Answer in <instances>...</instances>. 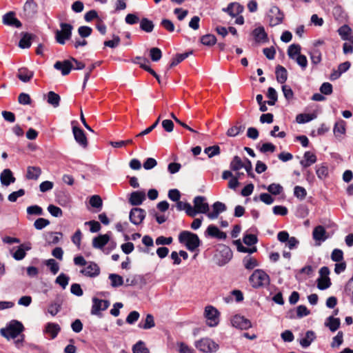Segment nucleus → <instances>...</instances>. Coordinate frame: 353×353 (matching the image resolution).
<instances>
[{
    "label": "nucleus",
    "mask_w": 353,
    "mask_h": 353,
    "mask_svg": "<svg viewBox=\"0 0 353 353\" xmlns=\"http://www.w3.org/2000/svg\"><path fill=\"white\" fill-rule=\"evenodd\" d=\"M179 241L184 244L190 252L195 251L201 244V241L197 234L186 230L179 234Z\"/></svg>",
    "instance_id": "1"
},
{
    "label": "nucleus",
    "mask_w": 353,
    "mask_h": 353,
    "mask_svg": "<svg viewBox=\"0 0 353 353\" xmlns=\"http://www.w3.org/2000/svg\"><path fill=\"white\" fill-rule=\"evenodd\" d=\"M89 203L93 208L101 210L103 205L101 198L98 195H93L90 198Z\"/></svg>",
    "instance_id": "52"
},
{
    "label": "nucleus",
    "mask_w": 353,
    "mask_h": 353,
    "mask_svg": "<svg viewBox=\"0 0 353 353\" xmlns=\"http://www.w3.org/2000/svg\"><path fill=\"white\" fill-rule=\"evenodd\" d=\"M44 263L46 266H48L50 268V272L53 274H57V272L59 270V266L58 263L54 259H48V260L45 261Z\"/></svg>",
    "instance_id": "48"
},
{
    "label": "nucleus",
    "mask_w": 353,
    "mask_h": 353,
    "mask_svg": "<svg viewBox=\"0 0 353 353\" xmlns=\"http://www.w3.org/2000/svg\"><path fill=\"white\" fill-rule=\"evenodd\" d=\"M245 129V125L242 124L241 121H236L234 125L232 126L228 130L226 134L228 137H234L240 133L243 132Z\"/></svg>",
    "instance_id": "27"
},
{
    "label": "nucleus",
    "mask_w": 353,
    "mask_h": 353,
    "mask_svg": "<svg viewBox=\"0 0 353 353\" xmlns=\"http://www.w3.org/2000/svg\"><path fill=\"white\" fill-rule=\"evenodd\" d=\"M194 346L203 353L216 352L219 348V345L210 338H203L196 341Z\"/></svg>",
    "instance_id": "4"
},
{
    "label": "nucleus",
    "mask_w": 353,
    "mask_h": 353,
    "mask_svg": "<svg viewBox=\"0 0 353 353\" xmlns=\"http://www.w3.org/2000/svg\"><path fill=\"white\" fill-rule=\"evenodd\" d=\"M110 241V236L108 234H100L92 239V246L94 248L102 249Z\"/></svg>",
    "instance_id": "25"
},
{
    "label": "nucleus",
    "mask_w": 353,
    "mask_h": 353,
    "mask_svg": "<svg viewBox=\"0 0 353 353\" xmlns=\"http://www.w3.org/2000/svg\"><path fill=\"white\" fill-rule=\"evenodd\" d=\"M201 42L208 46H213L216 42V39L214 34H205L201 37Z\"/></svg>",
    "instance_id": "47"
},
{
    "label": "nucleus",
    "mask_w": 353,
    "mask_h": 353,
    "mask_svg": "<svg viewBox=\"0 0 353 353\" xmlns=\"http://www.w3.org/2000/svg\"><path fill=\"white\" fill-rule=\"evenodd\" d=\"M21 35V38L19 42V47L22 49L29 48L31 46L32 39H33L34 35L24 32H22Z\"/></svg>",
    "instance_id": "28"
},
{
    "label": "nucleus",
    "mask_w": 353,
    "mask_h": 353,
    "mask_svg": "<svg viewBox=\"0 0 353 353\" xmlns=\"http://www.w3.org/2000/svg\"><path fill=\"white\" fill-rule=\"evenodd\" d=\"M145 199V193L143 191H135L130 194L129 203L132 205H139Z\"/></svg>",
    "instance_id": "22"
},
{
    "label": "nucleus",
    "mask_w": 353,
    "mask_h": 353,
    "mask_svg": "<svg viewBox=\"0 0 353 353\" xmlns=\"http://www.w3.org/2000/svg\"><path fill=\"white\" fill-rule=\"evenodd\" d=\"M61 308V300L57 299L54 302L50 304L48 312L52 315L55 316Z\"/></svg>",
    "instance_id": "38"
},
{
    "label": "nucleus",
    "mask_w": 353,
    "mask_h": 353,
    "mask_svg": "<svg viewBox=\"0 0 353 353\" xmlns=\"http://www.w3.org/2000/svg\"><path fill=\"white\" fill-rule=\"evenodd\" d=\"M138 326L144 330H149L154 327L155 323L153 316L150 314H147L144 323H139Z\"/></svg>",
    "instance_id": "40"
},
{
    "label": "nucleus",
    "mask_w": 353,
    "mask_h": 353,
    "mask_svg": "<svg viewBox=\"0 0 353 353\" xmlns=\"http://www.w3.org/2000/svg\"><path fill=\"white\" fill-rule=\"evenodd\" d=\"M150 57L152 61H159L162 57L161 50L158 48H152L150 50Z\"/></svg>",
    "instance_id": "56"
},
{
    "label": "nucleus",
    "mask_w": 353,
    "mask_h": 353,
    "mask_svg": "<svg viewBox=\"0 0 353 353\" xmlns=\"http://www.w3.org/2000/svg\"><path fill=\"white\" fill-rule=\"evenodd\" d=\"M243 263L247 270H252L259 265L258 261L254 258L250 256L244 257Z\"/></svg>",
    "instance_id": "41"
},
{
    "label": "nucleus",
    "mask_w": 353,
    "mask_h": 353,
    "mask_svg": "<svg viewBox=\"0 0 353 353\" xmlns=\"http://www.w3.org/2000/svg\"><path fill=\"white\" fill-rule=\"evenodd\" d=\"M249 281L254 288L268 286L270 279L269 275L263 270H255L249 278Z\"/></svg>",
    "instance_id": "3"
},
{
    "label": "nucleus",
    "mask_w": 353,
    "mask_h": 353,
    "mask_svg": "<svg viewBox=\"0 0 353 353\" xmlns=\"http://www.w3.org/2000/svg\"><path fill=\"white\" fill-rule=\"evenodd\" d=\"M41 174V170L39 167L29 166L27 168L26 177L28 179L37 180Z\"/></svg>",
    "instance_id": "35"
},
{
    "label": "nucleus",
    "mask_w": 353,
    "mask_h": 353,
    "mask_svg": "<svg viewBox=\"0 0 353 353\" xmlns=\"http://www.w3.org/2000/svg\"><path fill=\"white\" fill-rule=\"evenodd\" d=\"M50 224V221L44 218L37 219L34 223V226L37 230H42Z\"/></svg>",
    "instance_id": "61"
},
{
    "label": "nucleus",
    "mask_w": 353,
    "mask_h": 353,
    "mask_svg": "<svg viewBox=\"0 0 353 353\" xmlns=\"http://www.w3.org/2000/svg\"><path fill=\"white\" fill-rule=\"evenodd\" d=\"M315 118L314 114H299L296 116V120L299 123H307Z\"/></svg>",
    "instance_id": "57"
},
{
    "label": "nucleus",
    "mask_w": 353,
    "mask_h": 353,
    "mask_svg": "<svg viewBox=\"0 0 353 353\" xmlns=\"http://www.w3.org/2000/svg\"><path fill=\"white\" fill-rule=\"evenodd\" d=\"M54 68L61 72L62 75H68L73 68L72 63L69 59L64 60L62 61H58L54 65Z\"/></svg>",
    "instance_id": "17"
},
{
    "label": "nucleus",
    "mask_w": 353,
    "mask_h": 353,
    "mask_svg": "<svg viewBox=\"0 0 353 353\" xmlns=\"http://www.w3.org/2000/svg\"><path fill=\"white\" fill-rule=\"evenodd\" d=\"M62 236L61 232H48L45 234V240L48 244H57Z\"/></svg>",
    "instance_id": "34"
},
{
    "label": "nucleus",
    "mask_w": 353,
    "mask_h": 353,
    "mask_svg": "<svg viewBox=\"0 0 353 353\" xmlns=\"http://www.w3.org/2000/svg\"><path fill=\"white\" fill-rule=\"evenodd\" d=\"M276 80L279 83H284L288 79V71L282 65H277L275 70Z\"/></svg>",
    "instance_id": "31"
},
{
    "label": "nucleus",
    "mask_w": 353,
    "mask_h": 353,
    "mask_svg": "<svg viewBox=\"0 0 353 353\" xmlns=\"http://www.w3.org/2000/svg\"><path fill=\"white\" fill-rule=\"evenodd\" d=\"M301 54V46L299 44H292L288 47V55L290 59L294 60Z\"/></svg>",
    "instance_id": "39"
},
{
    "label": "nucleus",
    "mask_w": 353,
    "mask_h": 353,
    "mask_svg": "<svg viewBox=\"0 0 353 353\" xmlns=\"http://www.w3.org/2000/svg\"><path fill=\"white\" fill-rule=\"evenodd\" d=\"M326 231L322 225L316 226L312 232V236L314 240L319 241H324L327 239L325 236Z\"/></svg>",
    "instance_id": "33"
},
{
    "label": "nucleus",
    "mask_w": 353,
    "mask_h": 353,
    "mask_svg": "<svg viewBox=\"0 0 353 353\" xmlns=\"http://www.w3.org/2000/svg\"><path fill=\"white\" fill-rule=\"evenodd\" d=\"M60 96L53 91H50L47 94V102L54 108L59 106Z\"/></svg>",
    "instance_id": "36"
},
{
    "label": "nucleus",
    "mask_w": 353,
    "mask_h": 353,
    "mask_svg": "<svg viewBox=\"0 0 353 353\" xmlns=\"http://www.w3.org/2000/svg\"><path fill=\"white\" fill-rule=\"evenodd\" d=\"M340 319L339 318H334L333 316L327 317L325 322V325L332 332L336 331L340 327Z\"/></svg>",
    "instance_id": "32"
},
{
    "label": "nucleus",
    "mask_w": 353,
    "mask_h": 353,
    "mask_svg": "<svg viewBox=\"0 0 353 353\" xmlns=\"http://www.w3.org/2000/svg\"><path fill=\"white\" fill-rule=\"evenodd\" d=\"M331 259L333 261L341 262L343 259V252L340 249H334L331 254Z\"/></svg>",
    "instance_id": "63"
},
{
    "label": "nucleus",
    "mask_w": 353,
    "mask_h": 353,
    "mask_svg": "<svg viewBox=\"0 0 353 353\" xmlns=\"http://www.w3.org/2000/svg\"><path fill=\"white\" fill-rule=\"evenodd\" d=\"M120 41H121L120 37L118 35L113 34L112 39L108 40V41H105L103 44L106 47L114 48H117L119 45Z\"/></svg>",
    "instance_id": "54"
},
{
    "label": "nucleus",
    "mask_w": 353,
    "mask_h": 353,
    "mask_svg": "<svg viewBox=\"0 0 353 353\" xmlns=\"http://www.w3.org/2000/svg\"><path fill=\"white\" fill-rule=\"evenodd\" d=\"M352 30L347 25H343L339 28L338 32L343 40H347L348 36L350 34Z\"/></svg>",
    "instance_id": "55"
},
{
    "label": "nucleus",
    "mask_w": 353,
    "mask_h": 353,
    "mask_svg": "<svg viewBox=\"0 0 353 353\" xmlns=\"http://www.w3.org/2000/svg\"><path fill=\"white\" fill-rule=\"evenodd\" d=\"M294 194L296 198L303 200L305 198L307 192L304 188L296 185L294 189Z\"/></svg>",
    "instance_id": "59"
},
{
    "label": "nucleus",
    "mask_w": 353,
    "mask_h": 353,
    "mask_svg": "<svg viewBox=\"0 0 353 353\" xmlns=\"http://www.w3.org/2000/svg\"><path fill=\"white\" fill-rule=\"evenodd\" d=\"M70 277L64 273H61L56 279L55 283L59 284L63 289H65L68 285Z\"/></svg>",
    "instance_id": "46"
},
{
    "label": "nucleus",
    "mask_w": 353,
    "mask_h": 353,
    "mask_svg": "<svg viewBox=\"0 0 353 353\" xmlns=\"http://www.w3.org/2000/svg\"><path fill=\"white\" fill-rule=\"evenodd\" d=\"M23 324L17 320H12L5 328L0 330L1 334L7 339H15L23 332Z\"/></svg>",
    "instance_id": "2"
},
{
    "label": "nucleus",
    "mask_w": 353,
    "mask_h": 353,
    "mask_svg": "<svg viewBox=\"0 0 353 353\" xmlns=\"http://www.w3.org/2000/svg\"><path fill=\"white\" fill-rule=\"evenodd\" d=\"M109 306L110 302L108 301L94 297L92 298L91 314L92 315H99L101 311L105 310Z\"/></svg>",
    "instance_id": "9"
},
{
    "label": "nucleus",
    "mask_w": 353,
    "mask_h": 353,
    "mask_svg": "<svg viewBox=\"0 0 353 353\" xmlns=\"http://www.w3.org/2000/svg\"><path fill=\"white\" fill-rule=\"evenodd\" d=\"M316 336L314 331L308 330L305 335L299 339V344L303 348L308 347L316 339Z\"/></svg>",
    "instance_id": "21"
},
{
    "label": "nucleus",
    "mask_w": 353,
    "mask_h": 353,
    "mask_svg": "<svg viewBox=\"0 0 353 353\" xmlns=\"http://www.w3.org/2000/svg\"><path fill=\"white\" fill-rule=\"evenodd\" d=\"M270 13L273 15H270V25L271 26H275L282 23L283 19V14L281 12L279 8L276 6H273L270 10Z\"/></svg>",
    "instance_id": "12"
},
{
    "label": "nucleus",
    "mask_w": 353,
    "mask_h": 353,
    "mask_svg": "<svg viewBox=\"0 0 353 353\" xmlns=\"http://www.w3.org/2000/svg\"><path fill=\"white\" fill-rule=\"evenodd\" d=\"M146 216L145 210L139 208H132L129 214V219L130 222L135 225H140Z\"/></svg>",
    "instance_id": "8"
},
{
    "label": "nucleus",
    "mask_w": 353,
    "mask_h": 353,
    "mask_svg": "<svg viewBox=\"0 0 353 353\" xmlns=\"http://www.w3.org/2000/svg\"><path fill=\"white\" fill-rule=\"evenodd\" d=\"M331 285L329 277H319L317 279V287L319 290H324Z\"/></svg>",
    "instance_id": "49"
},
{
    "label": "nucleus",
    "mask_w": 353,
    "mask_h": 353,
    "mask_svg": "<svg viewBox=\"0 0 353 353\" xmlns=\"http://www.w3.org/2000/svg\"><path fill=\"white\" fill-rule=\"evenodd\" d=\"M219 311L213 306L208 305L205 308V316L207 319V324L210 327H214L219 323Z\"/></svg>",
    "instance_id": "7"
},
{
    "label": "nucleus",
    "mask_w": 353,
    "mask_h": 353,
    "mask_svg": "<svg viewBox=\"0 0 353 353\" xmlns=\"http://www.w3.org/2000/svg\"><path fill=\"white\" fill-rule=\"evenodd\" d=\"M232 257V252L231 249L225 245H219L216 254V258L217 260V265L219 266H223L227 264Z\"/></svg>",
    "instance_id": "6"
},
{
    "label": "nucleus",
    "mask_w": 353,
    "mask_h": 353,
    "mask_svg": "<svg viewBox=\"0 0 353 353\" xmlns=\"http://www.w3.org/2000/svg\"><path fill=\"white\" fill-rule=\"evenodd\" d=\"M244 10L243 6L238 2H232L228 4L227 8H223L222 11L227 12L232 17H234L241 14Z\"/></svg>",
    "instance_id": "13"
},
{
    "label": "nucleus",
    "mask_w": 353,
    "mask_h": 353,
    "mask_svg": "<svg viewBox=\"0 0 353 353\" xmlns=\"http://www.w3.org/2000/svg\"><path fill=\"white\" fill-rule=\"evenodd\" d=\"M34 72L26 68L18 70L17 77L23 82H28L33 77Z\"/></svg>",
    "instance_id": "30"
},
{
    "label": "nucleus",
    "mask_w": 353,
    "mask_h": 353,
    "mask_svg": "<svg viewBox=\"0 0 353 353\" xmlns=\"http://www.w3.org/2000/svg\"><path fill=\"white\" fill-rule=\"evenodd\" d=\"M268 191L274 195L280 194L283 191V187L279 183H272L267 188Z\"/></svg>",
    "instance_id": "58"
},
{
    "label": "nucleus",
    "mask_w": 353,
    "mask_h": 353,
    "mask_svg": "<svg viewBox=\"0 0 353 353\" xmlns=\"http://www.w3.org/2000/svg\"><path fill=\"white\" fill-rule=\"evenodd\" d=\"M179 353H195L194 349L188 346L183 342H179L177 343Z\"/></svg>",
    "instance_id": "64"
},
{
    "label": "nucleus",
    "mask_w": 353,
    "mask_h": 353,
    "mask_svg": "<svg viewBox=\"0 0 353 353\" xmlns=\"http://www.w3.org/2000/svg\"><path fill=\"white\" fill-rule=\"evenodd\" d=\"M316 156L310 151L304 153L303 159L300 161L303 168H308L316 162Z\"/></svg>",
    "instance_id": "23"
},
{
    "label": "nucleus",
    "mask_w": 353,
    "mask_h": 353,
    "mask_svg": "<svg viewBox=\"0 0 353 353\" xmlns=\"http://www.w3.org/2000/svg\"><path fill=\"white\" fill-rule=\"evenodd\" d=\"M37 4L34 0H27L23 6V10L27 17H32L37 12Z\"/></svg>",
    "instance_id": "24"
},
{
    "label": "nucleus",
    "mask_w": 353,
    "mask_h": 353,
    "mask_svg": "<svg viewBox=\"0 0 353 353\" xmlns=\"http://www.w3.org/2000/svg\"><path fill=\"white\" fill-rule=\"evenodd\" d=\"M61 327L59 324L56 323H48L45 326L44 332L50 335L51 339H54L57 337Z\"/></svg>",
    "instance_id": "29"
},
{
    "label": "nucleus",
    "mask_w": 353,
    "mask_h": 353,
    "mask_svg": "<svg viewBox=\"0 0 353 353\" xmlns=\"http://www.w3.org/2000/svg\"><path fill=\"white\" fill-rule=\"evenodd\" d=\"M1 183L3 185L8 186L15 181L12 172L10 169H5L0 175Z\"/></svg>",
    "instance_id": "26"
},
{
    "label": "nucleus",
    "mask_w": 353,
    "mask_h": 353,
    "mask_svg": "<svg viewBox=\"0 0 353 353\" xmlns=\"http://www.w3.org/2000/svg\"><path fill=\"white\" fill-rule=\"evenodd\" d=\"M212 212H208L207 214V216L210 219H216L220 213L223 212L227 210V208L223 203L220 201H216L212 205Z\"/></svg>",
    "instance_id": "19"
},
{
    "label": "nucleus",
    "mask_w": 353,
    "mask_h": 353,
    "mask_svg": "<svg viewBox=\"0 0 353 353\" xmlns=\"http://www.w3.org/2000/svg\"><path fill=\"white\" fill-rule=\"evenodd\" d=\"M48 211L54 217H61L63 214L62 210L60 208L52 204L48 205Z\"/></svg>",
    "instance_id": "60"
},
{
    "label": "nucleus",
    "mask_w": 353,
    "mask_h": 353,
    "mask_svg": "<svg viewBox=\"0 0 353 353\" xmlns=\"http://www.w3.org/2000/svg\"><path fill=\"white\" fill-rule=\"evenodd\" d=\"M205 236H209L218 239H225L227 234L225 232L221 231L216 226L210 225L205 232Z\"/></svg>",
    "instance_id": "18"
},
{
    "label": "nucleus",
    "mask_w": 353,
    "mask_h": 353,
    "mask_svg": "<svg viewBox=\"0 0 353 353\" xmlns=\"http://www.w3.org/2000/svg\"><path fill=\"white\" fill-rule=\"evenodd\" d=\"M110 280V285L112 288H118L123 284V279L117 274H110L108 276Z\"/></svg>",
    "instance_id": "37"
},
{
    "label": "nucleus",
    "mask_w": 353,
    "mask_h": 353,
    "mask_svg": "<svg viewBox=\"0 0 353 353\" xmlns=\"http://www.w3.org/2000/svg\"><path fill=\"white\" fill-rule=\"evenodd\" d=\"M316 173L320 179H325L328 175V168L325 164L316 166Z\"/></svg>",
    "instance_id": "44"
},
{
    "label": "nucleus",
    "mask_w": 353,
    "mask_h": 353,
    "mask_svg": "<svg viewBox=\"0 0 353 353\" xmlns=\"http://www.w3.org/2000/svg\"><path fill=\"white\" fill-rule=\"evenodd\" d=\"M244 163L241 161L239 156H235L230 162V168L234 171H238L243 168Z\"/></svg>",
    "instance_id": "45"
},
{
    "label": "nucleus",
    "mask_w": 353,
    "mask_h": 353,
    "mask_svg": "<svg viewBox=\"0 0 353 353\" xmlns=\"http://www.w3.org/2000/svg\"><path fill=\"white\" fill-rule=\"evenodd\" d=\"M192 52L190 51L189 52H185L182 54H176L175 57L173 58L172 61H171L169 68H172L178 65L179 63L183 61L184 59H185L187 57H188L189 54H192Z\"/></svg>",
    "instance_id": "42"
},
{
    "label": "nucleus",
    "mask_w": 353,
    "mask_h": 353,
    "mask_svg": "<svg viewBox=\"0 0 353 353\" xmlns=\"http://www.w3.org/2000/svg\"><path fill=\"white\" fill-rule=\"evenodd\" d=\"M194 208L197 209L199 212L202 214H208L209 211V205L205 202V198L203 196H197L194 197Z\"/></svg>",
    "instance_id": "16"
},
{
    "label": "nucleus",
    "mask_w": 353,
    "mask_h": 353,
    "mask_svg": "<svg viewBox=\"0 0 353 353\" xmlns=\"http://www.w3.org/2000/svg\"><path fill=\"white\" fill-rule=\"evenodd\" d=\"M140 28L146 32H151L153 30L154 24L147 18H143L140 22Z\"/></svg>",
    "instance_id": "43"
},
{
    "label": "nucleus",
    "mask_w": 353,
    "mask_h": 353,
    "mask_svg": "<svg viewBox=\"0 0 353 353\" xmlns=\"http://www.w3.org/2000/svg\"><path fill=\"white\" fill-rule=\"evenodd\" d=\"M133 353H150L149 350L145 347V343L139 341L132 347Z\"/></svg>",
    "instance_id": "51"
},
{
    "label": "nucleus",
    "mask_w": 353,
    "mask_h": 353,
    "mask_svg": "<svg viewBox=\"0 0 353 353\" xmlns=\"http://www.w3.org/2000/svg\"><path fill=\"white\" fill-rule=\"evenodd\" d=\"M61 30L55 32V39L59 44L63 45L66 40H69L72 37L73 26L69 23H61Z\"/></svg>",
    "instance_id": "5"
},
{
    "label": "nucleus",
    "mask_w": 353,
    "mask_h": 353,
    "mask_svg": "<svg viewBox=\"0 0 353 353\" xmlns=\"http://www.w3.org/2000/svg\"><path fill=\"white\" fill-rule=\"evenodd\" d=\"M243 241L245 244H246L247 245L251 246L252 245L256 244L257 243L258 239H257V237L256 235L252 234H245L243 236Z\"/></svg>",
    "instance_id": "62"
},
{
    "label": "nucleus",
    "mask_w": 353,
    "mask_h": 353,
    "mask_svg": "<svg viewBox=\"0 0 353 353\" xmlns=\"http://www.w3.org/2000/svg\"><path fill=\"white\" fill-rule=\"evenodd\" d=\"M72 132L75 141L81 147L85 148L88 146V140L83 130L77 126H73Z\"/></svg>",
    "instance_id": "14"
},
{
    "label": "nucleus",
    "mask_w": 353,
    "mask_h": 353,
    "mask_svg": "<svg viewBox=\"0 0 353 353\" xmlns=\"http://www.w3.org/2000/svg\"><path fill=\"white\" fill-rule=\"evenodd\" d=\"M252 34L256 43H265L268 41V34L263 26H259L254 29Z\"/></svg>",
    "instance_id": "20"
},
{
    "label": "nucleus",
    "mask_w": 353,
    "mask_h": 353,
    "mask_svg": "<svg viewBox=\"0 0 353 353\" xmlns=\"http://www.w3.org/2000/svg\"><path fill=\"white\" fill-rule=\"evenodd\" d=\"M100 272L99 266L92 261L89 262L86 267L80 271V272L84 276L91 278H94L99 276Z\"/></svg>",
    "instance_id": "10"
},
{
    "label": "nucleus",
    "mask_w": 353,
    "mask_h": 353,
    "mask_svg": "<svg viewBox=\"0 0 353 353\" xmlns=\"http://www.w3.org/2000/svg\"><path fill=\"white\" fill-rule=\"evenodd\" d=\"M345 132V122L341 120L336 122L334 127V133L336 136H339L344 134Z\"/></svg>",
    "instance_id": "53"
},
{
    "label": "nucleus",
    "mask_w": 353,
    "mask_h": 353,
    "mask_svg": "<svg viewBox=\"0 0 353 353\" xmlns=\"http://www.w3.org/2000/svg\"><path fill=\"white\" fill-rule=\"evenodd\" d=\"M3 24L16 28H21L22 23L15 17V13L12 11L8 12L3 16Z\"/></svg>",
    "instance_id": "15"
},
{
    "label": "nucleus",
    "mask_w": 353,
    "mask_h": 353,
    "mask_svg": "<svg viewBox=\"0 0 353 353\" xmlns=\"http://www.w3.org/2000/svg\"><path fill=\"white\" fill-rule=\"evenodd\" d=\"M231 323L234 327L241 330H248L252 327L250 321L241 315H235Z\"/></svg>",
    "instance_id": "11"
},
{
    "label": "nucleus",
    "mask_w": 353,
    "mask_h": 353,
    "mask_svg": "<svg viewBox=\"0 0 353 353\" xmlns=\"http://www.w3.org/2000/svg\"><path fill=\"white\" fill-rule=\"evenodd\" d=\"M204 152L208 156L209 158H212L214 156L219 155L221 152V149L219 145H213L205 148Z\"/></svg>",
    "instance_id": "50"
}]
</instances>
